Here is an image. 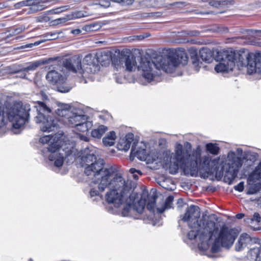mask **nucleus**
Returning a JSON list of instances; mask_svg holds the SVG:
<instances>
[{
	"instance_id": "obj_1",
	"label": "nucleus",
	"mask_w": 261,
	"mask_h": 261,
	"mask_svg": "<svg viewBox=\"0 0 261 261\" xmlns=\"http://www.w3.org/2000/svg\"><path fill=\"white\" fill-rule=\"evenodd\" d=\"M191 152V146L189 143L186 142L184 146L176 143L172 162L176 170L180 166L186 174H190L192 176H196L199 171L204 178L219 170V167L217 164L219 158L212 160L209 155H206L201 159V150L199 146L193 150L192 154Z\"/></svg>"
},
{
	"instance_id": "obj_2",
	"label": "nucleus",
	"mask_w": 261,
	"mask_h": 261,
	"mask_svg": "<svg viewBox=\"0 0 261 261\" xmlns=\"http://www.w3.org/2000/svg\"><path fill=\"white\" fill-rule=\"evenodd\" d=\"M82 162L85 164V174L88 176L94 177L93 181L98 184L100 191L106 188L116 190L124 186V179L120 175L113 177L115 169L106 166L102 159H97L93 152L86 154L82 158Z\"/></svg>"
},
{
	"instance_id": "obj_3",
	"label": "nucleus",
	"mask_w": 261,
	"mask_h": 261,
	"mask_svg": "<svg viewBox=\"0 0 261 261\" xmlns=\"http://www.w3.org/2000/svg\"><path fill=\"white\" fill-rule=\"evenodd\" d=\"M188 59L185 50L179 49L173 55L165 57L159 56L153 61L142 57L137 68L142 70L143 76L150 82L155 76L160 74L161 69L167 73H172L179 64L186 65Z\"/></svg>"
},
{
	"instance_id": "obj_4",
	"label": "nucleus",
	"mask_w": 261,
	"mask_h": 261,
	"mask_svg": "<svg viewBox=\"0 0 261 261\" xmlns=\"http://www.w3.org/2000/svg\"><path fill=\"white\" fill-rule=\"evenodd\" d=\"M110 191L106 194V200L109 203L113 204L115 207H119L124 202L126 205L123 208L121 214L124 217H130L136 212L141 214L145 208V200L140 199L135 202V193H131L132 188L128 181L124 179L123 186L115 190L108 188Z\"/></svg>"
},
{
	"instance_id": "obj_5",
	"label": "nucleus",
	"mask_w": 261,
	"mask_h": 261,
	"mask_svg": "<svg viewBox=\"0 0 261 261\" xmlns=\"http://www.w3.org/2000/svg\"><path fill=\"white\" fill-rule=\"evenodd\" d=\"M200 211L198 206L191 205L186 211L185 215L181 220L184 222H188L189 227H197L198 230L206 237L210 238L217 228H219L216 224V220H213L210 216H202L199 221L198 219L200 217Z\"/></svg>"
},
{
	"instance_id": "obj_6",
	"label": "nucleus",
	"mask_w": 261,
	"mask_h": 261,
	"mask_svg": "<svg viewBox=\"0 0 261 261\" xmlns=\"http://www.w3.org/2000/svg\"><path fill=\"white\" fill-rule=\"evenodd\" d=\"M219 227V225L216 223ZM238 232L236 229L231 228L226 225L222 226L218 229L217 233L213 237L211 240L215 239L212 244L211 250L213 252H218L221 247L226 248H230L233 244L238 236Z\"/></svg>"
},
{
	"instance_id": "obj_7",
	"label": "nucleus",
	"mask_w": 261,
	"mask_h": 261,
	"mask_svg": "<svg viewBox=\"0 0 261 261\" xmlns=\"http://www.w3.org/2000/svg\"><path fill=\"white\" fill-rule=\"evenodd\" d=\"M34 107L37 112L35 120L37 123H42L40 128L42 132H50L58 128L57 121L49 115L51 110L46 104L38 101Z\"/></svg>"
},
{
	"instance_id": "obj_8",
	"label": "nucleus",
	"mask_w": 261,
	"mask_h": 261,
	"mask_svg": "<svg viewBox=\"0 0 261 261\" xmlns=\"http://www.w3.org/2000/svg\"><path fill=\"white\" fill-rule=\"evenodd\" d=\"M246 247L250 248V254L255 257V261H261V245L257 238L252 237L247 233H242L235 245V249L241 251Z\"/></svg>"
},
{
	"instance_id": "obj_9",
	"label": "nucleus",
	"mask_w": 261,
	"mask_h": 261,
	"mask_svg": "<svg viewBox=\"0 0 261 261\" xmlns=\"http://www.w3.org/2000/svg\"><path fill=\"white\" fill-rule=\"evenodd\" d=\"M30 110L29 105L17 103L7 110L8 119L13 123L14 128H19L24 124L29 117V112Z\"/></svg>"
},
{
	"instance_id": "obj_10",
	"label": "nucleus",
	"mask_w": 261,
	"mask_h": 261,
	"mask_svg": "<svg viewBox=\"0 0 261 261\" xmlns=\"http://www.w3.org/2000/svg\"><path fill=\"white\" fill-rule=\"evenodd\" d=\"M229 52L234 54L233 61L234 65L236 63L240 64L241 66H246L247 72L251 74L255 71L256 66H261V58H257V56L250 53L248 51H234L229 50Z\"/></svg>"
},
{
	"instance_id": "obj_11",
	"label": "nucleus",
	"mask_w": 261,
	"mask_h": 261,
	"mask_svg": "<svg viewBox=\"0 0 261 261\" xmlns=\"http://www.w3.org/2000/svg\"><path fill=\"white\" fill-rule=\"evenodd\" d=\"M39 142L43 144H49L47 149L48 151L51 152V153L48 156L49 160L54 162L55 166L57 167H61L64 162V156L61 153L57 152L61 147L60 140L56 136L46 135L41 137Z\"/></svg>"
},
{
	"instance_id": "obj_12",
	"label": "nucleus",
	"mask_w": 261,
	"mask_h": 261,
	"mask_svg": "<svg viewBox=\"0 0 261 261\" xmlns=\"http://www.w3.org/2000/svg\"><path fill=\"white\" fill-rule=\"evenodd\" d=\"M241 166V158L237 156L234 152H229L226 162L221 168V171L225 172L224 177L225 182L229 185L233 182Z\"/></svg>"
},
{
	"instance_id": "obj_13",
	"label": "nucleus",
	"mask_w": 261,
	"mask_h": 261,
	"mask_svg": "<svg viewBox=\"0 0 261 261\" xmlns=\"http://www.w3.org/2000/svg\"><path fill=\"white\" fill-rule=\"evenodd\" d=\"M112 64L117 70H122L129 72L134 71L138 66L136 57L127 49L121 50L119 59L113 60Z\"/></svg>"
},
{
	"instance_id": "obj_14",
	"label": "nucleus",
	"mask_w": 261,
	"mask_h": 261,
	"mask_svg": "<svg viewBox=\"0 0 261 261\" xmlns=\"http://www.w3.org/2000/svg\"><path fill=\"white\" fill-rule=\"evenodd\" d=\"M67 122L72 127L82 132L87 131L92 126V122L88 120V117L79 109H72L69 117H67Z\"/></svg>"
},
{
	"instance_id": "obj_15",
	"label": "nucleus",
	"mask_w": 261,
	"mask_h": 261,
	"mask_svg": "<svg viewBox=\"0 0 261 261\" xmlns=\"http://www.w3.org/2000/svg\"><path fill=\"white\" fill-rule=\"evenodd\" d=\"M100 70V66L97 62L96 55L89 54L85 56L82 62V76L89 77L91 75L95 74Z\"/></svg>"
},
{
	"instance_id": "obj_16",
	"label": "nucleus",
	"mask_w": 261,
	"mask_h": 261,
	"mask_svg": "<svg viewBox=\"0 0 261 261\" xmlns=\"http://www.w3.org/2000/svg\"><path fill=\"white\" fill-rule=\"evenodd\" d=\"M234 54L228 50H223L219 54L218 57L221 60L219 64L216 65L215 70L217 72H227L232 71L234 67L233 61Z\"/></svg>"
},
{
	"instance_id": "obj_17",
	"label": "nucleus",
	"mask_w": 261,
	"mask_h": 261,
	"mask_svg": "<svg viewBox=\"0 0 261 261\" xmlns=\"http://www.w3.org/2000/svg\"><path fill=\"white\" fill-rule=\"evenodd\" d=\"M46 80L50 84L56 86L57 91L61 93L69 91L70 88L65 85L66 79L56 70L49 71L46 75Z\"/></svg>"
},
{
	"instance_id": "obj_18",
	"label": "nucleus",
	"mask_w": 261,
	"mask_h": 261,
	"mask_svg": "<svg viewBox=\"0 0 261 261\" xmlns=\"http://www.w3.org/2000/svg\"><path fill=\"white\" fill-rule=\"evenodd\" d=\"M192 230H191L188 234V238L190 240L195 239L197 237H198L200 241L201 242L200 245H199V248H201L203 249H206L208 248L210 245V242L211 240L212 239L213 237L215 236V234L217 233L219 228H217L215 232H214L213 235L211 236V237L208 238L205 237L203 235V238H202V233H201L199 230V228L197 227H190Z\"/></svg>"
},
{
	"instance_id": "obj_19",
	"label": "nucleus",
	"mask_w": 261,
	"mask_h": 261,
	"mask_svg": "<svg viewBox=\"0 0 261 261\" xmlns=\"http://www.w3.org/2000/svg\"><path fill=\"white\" fill-rule=\"evenodd\" d=\"M64 67L74 73H78L82 75V59L79 55H75L67 59L64 63Z\"/></svg>"
},
{
	"instance_id": "obj_20",
	"label": "nucleus",
	"mask_w": 261,
	"mask_h": 261,
	"mask_svg": "<svg viewBox=\"0 0 261 261\" xmlns=\"http://www.w3.org/2000/svg\"><path fill=\"white\" fill-rule=\"evenodd\" d=\"M27 6L23 9L21 14L28 15L37 12L42 9V6L39 5L38 0H25L15 5L16 8Z\"/></svg>"
},
{
	"instance_id": "obj_21",
	"label": "nucleus",
	"mask_w": 261,
	"mask_h": 261,
	"mask_svg": "<svg viewBox=\"0 0 261 261\" xmlns=\"http://www.w3.org/2000/svg\"><path fill=\"white\" fill-rule=\"evenodd\" d=\"M41 64L40 61H35L29 62L24 65H19L17 69L15 70L14 73H20L19 76L21 79H28L27 77V73H29L30 71L35 70Z\"/></svg>"
},
{
	"instance_id": "obj_22",
	"label": "nucleus",
	"mask_w": 261,
	"mask_h": 261,
	"mask_svg": "<svg viewBox=\"0 0 261 261\" xmlns=\"http://www.w3.org/2000/svg\"><path fill=\"white\" fill-rule=\"evenodd\" d=\"M134 136L132 133L126 135L124 138L120 139L117 145L120 150L127 151L130 148L132 143L134 141Z\"/></svg>"
},
{
	"instance_id": "obj_23",
	"label": "nucleus",
	"mask_w": 261,
	"mask_h": 261,
	"mask_svg": "<svg viewBox=\"0 0 261 261\" xmlns=\"http://www.w3.org/2000/svg\"><path fill=\"white\" fill-rule=\"evenodd\" d=\"M72 109H69V106L67 105L61 104L59 106V108L56 110V113L61 117H63V121L67 122V117L72 111Z\"/></svg>"
},
{
	"instance_id": "obj_24",
	"label": "nucleus",
	"mask_w": 261,
	"mask_h": 261,
	"mask_svg": "<svg viewBox=\"0 0 261 261\" xmlns=\"http://www.w3.org/2000/svg\"><path fill=\"white\" fill-rule=\"evenodd\" d=\"M98 64L100 63L102 66L108 65L111 59V53L109 51H103L100 53L95 54Z\"/></svg>"
},
{
	"instance_id": "obj_25",
	"label": "nucleus",
	"mask_w": 261,
	"mask_h": 261,
	"mask_svg": "<svg viewBox=\"0 0 261 261\" xmlns=\"http://www.w3.org/2000/svg\"><path fill=\"white\" fill-rule=\"evenodd\" d=\"M158 196L156 194L153 193L152 195H149L147 196V199L145 198H143V196L141 199L145 200V204H146V207L149 211H153L154 209V207L156 203V199Z\"/></svg>"
},
{
	"instance_id": "obj_26",
	"label": "nucleus",
	"mask_w": 261,
	"mask_h": 261,
	"mask_svg": "<svg viewBox=\"0 0 261 261\" xmlns=\"http://www.w3.org/2000/svg\"><path fill=\"white\" fill-rule=\"evenodd\" d=\"M116 138L115 132L114 131L110 132L103 138V143L106 146H111L114 144Z\"/></svg>"
},
{
	"instance_id": "obj_27",
	"label": "nucleus",
	"mask_w": 261,
	"mask_h": 261,
	"mask_svg": "<svg viewBox=\"0 0 261 261\" xmlns=\"http://www.w3.org/2000/svg\"><path fill=\"white\" fill-rule=\"evenodd\" d=\"M107 129V127L103 125H100L91 132V136L94 138H100Z\"/></svg>"
},
{
	"instance_id": "obj_28",
	"label": "nucleus",
	"mask_w": 261,
	"mask_h": 261,
	"mask_svg": "<svg viewBox=\"0 0 261 261\" xmlns=\"http://www.w3.org/2000/svg\"><path fill=\"white\" fill-rule=\"evenodd\" d=\"M146 153V151L145 149H141L138 150H136L135 145H132L131 154H134L140 160H144L145 159Z\"/></svg>"
},
{
	"instance_id": "obj_29",
	"label": "nucleus",
	"mask_w": 261,
	"mask_h": 261,
	"mask_svg": "<svg viewBox=\"0 0 261 261\" xmlns=\"http://www.w3.org/2000/svg\"><path fill=\"white\" fill-rule=\"evenodd\" d=\"M199 56L201 59L205 62H209L212 59V54L207 48H203L199 51Z\"/></svg>"
},
{
	"instance_id": "obj_30",
	"label": "nucleus",
	"mask_w": 261,
	"mask_h": 261,
	"mask_svg": "<svg viewBox=\"0 0 261 261\" xmlns=\"http://www.w3.org/2000/svg\"><path fill=\"white\" fill-rule=\"evenodd\" d=\"M206 150L211 154L218 155L219 153L220 148L216 143H209L206 145Z\"/></svg>"
},
{
	"instance_id": "obj_31",
	"label": "nucleus",
	"mask_w": 261,
	"mask_h": 261,
	"mask_svg": "<svg viewBox=\"0 0 261 261\" xmlns=\"http://www.w3.org/2000/svg\"><path fill=\"white\" fill-rule=\"evenodd\" d=\"M245 221L252 226L254 222L259 223L261 221V217L258 213H255L252 217L246 218Z\"/></svg>"
},
{
	"instance_id": "obj_32",
	"label": "nucleus",
	"mask_w": 261,
	"mask_h": 261,
	"mask_svg": "<svg viewBox=\"0 0 261 261\" xmlns=\"http://www.w3.org/2000/svg\"><path fill=\"white\" fill-rule=\"evenodd\" d=\"M173 201V197L172 196H168L165 200V205L162 208H157L158 212L159 213H162L164 212L165 209L171 207V205Z\"/></svg>"
},
{
	"instance_id": "obj_33",
	"label": "nucleus",
	"mask_w": 261,
	"mask_h": 261,
	"mask_svg": "<svg viewBox=\"0 0 261 261\" xmlns=\"http://www.w3.org/2000/svg\"><path fill=\"white\" fill-rule=\"evenodd\" d=\"M101 27V24L100 22H94L86 25L85 28L87 31L93 32L99 30Z\"/></svg>"
},
{
	"instance_id": "obj_34",
	"label": "nucleus",
	"mask_w": 261,
	"mask_h": 261,
	"mask_svg": "<svg viewBox=\"0 0 261 261\" xmlns=\"http://www.w3.org/2000/svg\"><path fill=\"white\" fill-rule=\"evenodd\" d=\"M69 17H60L58 19L51 20L49 22L50 25H55L59 24L65 23L68 20H70Z\"/></svg>"
},
{
	"instance_id": "obj_35",
	"label": "nucleus",
	"mask_w": 261,
	"mask_h": 261,
	"mask_svg": "<svg viewBox=\"0 0 261 261\" xmlns=\"http://www.w3.org/2000/svg\"><path fill=\"white\" fill-rule=\"evenodd\" d=\"M5 125V107L0 103V128Z\"/></svg>"
},
{
	"instance_id": "obj_36",
	"label": "nucleus",
	"mask_w": 261,
	"mask_h": 261,
	"mask_svg": "<svg viewBox=\"0 0 261 261\" xmlns=\"http://www.w3.org/2000/svg\"><path fill=\"white\" fill-rule=\"evenodd\" d=\"M68 6H63L59 7L48 11L49 15H56L59 14L60 13L68 9Z\"/></svg>"
},
{
	"instance_id": "obj_37",
	"label": "nucleus",
	"mask_w": 261,
	"mask_h": 261,
	"mask_svg": "<svg viewBox=\"0 0 261 261\" xmlns=\"http://www.w3.org/2000/svg\"><path fill=\"white\" fill-rule=\"evenodd\" d=\"M112 2L117 3L121 6H128L132 5L134 0H111Z\"/></svg>"
},
{
	"instance_id": "obj_38",
	"label": "nucleus",
	"mask_w": 261,
	"mask_h": 261,
	"mask_svg": "<svg viewBox=\"0 0 261 261\" xmlns=\"http://www.w3.org/2000/svg\"><path fill=\"white\" fill-rule=\"evenodd\" d=\"M94 179V177H93L92 182L94 184H95V185H97V188L98 189V190L95 189L94 188L91 189L90 191V195L91 197H93V196H97V195H99V192H102V191H100L98 189V184H96V183H95L93 181ZM103 191H102V192H103Z\"/></svg>"
},
{
	"instance_id": "obj_39",
	"label": "nucleus",
	"mask_w": 261,
	"mask_h": 261,
	"mask_svg": "<svg viewBox=\"0 0 261 261\" xmlns=\"http://www.w3.org/2000/svg\"><path fill=\"white\" fill-rule=\"evenodd\" d=\"M259 190V188L257 186V185H253L249 187L247 194H254L257 193Z\"/></svg>"
},
{
	"instance_id": "obj_40",
	"label": "nucleus",
	"mask_w": 261,
	"mask_h": 261,
	"mask_svg": "<svg viewBox=\"0 0 261 261\" xmlns=\"http://www.w3.org/2000/svg\"><path fill=\"white\" fill-rule=\"evenodd\" d=\"M129 172L133 174V178L135 179H138V176L137 174L142 175V172L140 170H137L135 168H130L129 169Z\"/></svg>"
},
{
	"instance_id": "obj_41",
	"label": "nucleus",
	"mask_w": 261,
	"mask_h": 261,
	"mask_svg": "<svg viewBox=\"0 0 261 261\" xmlns=\"http://www.w3.org/2000/svg\"><path fill=\"white\" fill-rule=\"evenodd\" d=\"M234 189L235 190L240 192H242L244 190V182H240L239 184L234 187Z\"/></svg>"
},
{
	"instance_id": "obj_42",
	"label": "nucleus",
	"mask_w": 261,
	"mask_h": 261,
	"mask_svg": "<svg viewBox=\"0 0 261 261\" xmlns=\"http://www.w3.org/2000/svg\"><path fill=\"white\" fill-rule=\"evenodd\" d=\"M86 13L82 11H77L73 13L72 16H87Z\"/></svg>"
},
{
	"instance_id": "obj_43",
	"label": "nucleus",
	"mask_w": 261,
	"mask_h": 261,
	"mask_svg": "<svg viewBox=\"0 0 261 261\" xmlns=\"http://www.w3.org/2000/svg\"><path fill=\"white\" fill-rule=\"evenodd\" d=\"M23 30V29L21 28H16L12 32V33H10V35L13 36L15 35L18 34L19 33L22 32Z\"/></svg>"
},
{
	"instance_id": "obj_44",
	"label": "nucleus",
	"mask_w": 261,
	"mask_h": 261,
	"mask_svg": "<svg viewBox=\"0 0 261 261\" xmlns=\"http://www.w3.org/2000/svg\"><path fill=\"white\" fill-rule=\"evenodd\" d=\"M99 5L104 8H108L110 6V2L109 1H102L99 3Z\"/></svg>"
},
{
	"instance_id": "obj_45",
	"label": "nucleus",
	"mask_w": 261,
	"mask_h": 261,
	"mask_svg": "<svg viewBox=\"0 0 261 261\" xmlns=\"http://www.w3.org/2000/svg\"><path fill=\"white\" fill-rule=\"evenodd\" d=\"M209 4L213 6V7H218L220 5V2L219 1H210L209 2Z\"/></svg>"
},
{
	"instance_id": "obj_46",
	"label": "nucleus",
	"mask_w": 261,
	"mask_h": 261,
	"mask_svg": "<svg viewBox=\"0 0 261 261\" xmlns=\"http://www.w3.org/2000/svg\"><path fill=\"white\" fill-rule=\"evenodd\" d=\"M37 21L38 22H47L50 21V17H37Z\"/></svg>"
},
{
	"instance_id": "obj_47",
	"label": "nucleus",
	"mask_w": 261,
	"mask_h": 261,
	"mask_svg": "<svg viewBox=\"0 0 261 261\" xmlns=\"http://www.w3.org/2000/svg\"><path fill=\"white\" fill-rule=\"evenodd\" d=\"M192 63L195 67H197L199 66V60L198 59V58L197 56L192 57Z\"/></svg>"
},
{
	"instance_id": "obj_48",
	"label": "nucleus",
	"mask_w": 261,
	"mask_h": 261,
	"mask_svg": "<svg viewBox=\"0 0 261 261\" xmlns=\"http://www.w3.org/2000/svg\"><path fill=\"white\" fill-rule=\"evenodd\" d=\"M221 13L219 11H216L214 13H211V12H206V11H204V12H203L202 13H201L200 14H202V15H208V14H211V15H217L218 14H220Z\"/></svg>"
},
{
	"instance_id": "obj_49",
	"label": "nucleus",
	"mask_w": 261,
	"mask_h": 261,
	"mask_svg": "<svg viewBox=\"0 0 261 261\" xmlns=\"http://www.w3.org/2000/svg\"><path fill=\"white\" fill-rule=\"evenodd\" d=\"M255 173L258 175L259 178H261V165L256 169Z\"/></svg>"
},
{
	"instance_id": "obj_50",
	"label": "nucleus",
	"mask_w": 261,
	"mask_h": 261,
	"mask_svg": "<svg viewBox=\"0 0 261 261\" xmlns=\"http://www.w3.org/2000/svg\"><path fill=\"white\" fill-rule=\"evenodd\" d=\"M133 37V40L137 39V40H142L144 39V36L142 35L134 36Z\"/></svg>"
},
{
	"instance_id": "obj_51",
	"label": "nucleus",
	"mask_w": 261,
	"mask_h": 261,
	"mask_svg": "<svg viewBox=\"0 0 261 261\" xmlns=\"http://www.w3.org/2000/svg\"><path fill=\"white\" fill-rule=\"evenodd\" d=\"M81 32V31L80 29H74L72 30L71 31V33L73 34L77 35L79 34Z\"/></svg>"
},
{
	"instance_id": "obj_52",
	"label": "nucleus",
	"mask_w": 261,
	"mask_h": 261,
	"mask_svg": "<svg viewBox=\"0 0 261 261\" xmlns=\"http://www.w3.org/2000/svg\"><path fill=\"white\" fill-rule=\"evenodd\" d=\"M244 214L243 213H239L236 215V218L238 219H242L244 217Z\"/></svg>"
},
{
	"instance_id": "obj_53",
	"label": "nucleus",
	"mask_w": 261,
	"mask_h": 261,
	"mask_svg": "<svg viewBox=\"0 0 261 261\" xmlns=\"http://www.w3.org/2000/svg\"><path fill=\"white\" fill-rule=\"evenodd\" d=\"M257 58H261V56H257ZM256 67H255V71H254L255 72H260L261 71V66H256Z\"/></svg>"
},
{
	"instance_id": "obj_54",
	"label": "nucleus",
	"mask_w": 261,
	"mask_h": 261,
	"mask_svg": "<svg viewBox=\"0 0 261 261\" xmlns=\"http://www.w3.org/2000/svg\"><path fill=\"white\" fill-rule=\"evenodd\" d=\"M80 139L82 140H84L85 141H88L89 140L87 138V137L84 136V135H80Z\"/></svg>"
},
{
	"instance_id": "obj_55",
	"label": "nucleus",
	"mask_w": 261,
	"mask_h": 261,
	"mask_svg": "<svg viewBox=\"0 0 261 261\" xmlns=\"http://www.w3.org/2000/svg\"><path fill=\"white\" fill-rule=\"evenodd\" d=\"M199 34V32L197 31H193L190 33V35L191 36H197Z\"/></svg>"
},
{
	"instance_id": "obj_56",
	"label": "nucleus",
	"mask_w": 261,
	"mask_h": 261,
	"mask_svg": "<svg viewBox=\"0 0 261 261\" xmlns=\"http://www.w3.org/2000/svg\"><path fill=\"white\" fill-rule=\"evenodd\" d=\"M55 35V34H51L49 37H48L46 40H52L54 39V36Z\"/></svg>"
},
{
	"instance_id": "obj_57",
	"label": "nucleus",
	"mask_w": 261,
	"mask_h": 261,
	"mask_svg": "<svg viewBox=\"0 0 261 261\" xmlns=\"http://www.w3.org/2000/svg\"><path fill=\"white\" fill-rule=\"evenodd\" d=\"M143 35L144 36V39L147 38L150 36V34H149V33H145V34H143Z\"/></svg>"
},
{
	"instance_id": "obj_58",
	"label": "nucleus",
	"mask_w": 261,
	"mask_h": 261,
	"mask_svg": "<svg viewBox=\"0 0 261 261\" xmlns=\"http://www.w3.org/2000/svg\"><path fill=\"white\" fill-rule=\"evenodd\" d=\"M237 152L239 153V154H241L242 153V149H241V148H238L237 149Z\"/></svg>"
},
{
	"instance_id": "obj_59",
	"label": "nucleus",
	"mask_w": 261,
	"mask_h": 261,
	"mask_svg": "<svg viewBox=\"0 0 261 261\" xmlns=\"http://www.w3.org/2000/svg\"><path fill=\"white\" fill-rule=\"evenodd\" d=\"M44 42V41H37V42H36L34 44L35 45H38L39 44H40L41 42Z\"/></svg>"
},
{
	"instance_id": "obj_60",
	"label": "nucleus",
	"mask_w": 261,
	"mask_h": 261,
	"mask_svg": "<svg viewBox=\"0 0 261 261\" xmlns=\"http://www.w3.org/2000/svg\"><path fill=\"white\" fill-rule=\"evenodd\" d=\"M99 118H101V119H103V116L102 115H99Z\"/></svg>"
},
{
	"instance_id": "obj_61",
	"label": "nucleus",
	"mask_w": 261,
	"mask_h": 261,
	"mask_svg": "<svg viewBox=\"0 0 261 261\" xmlns=\"http://www.w3.org/2000/svg\"><path fill=\"white\" fill-rule=\"evenodd\" d=\"M209 1V0H202V1H203V2H207V1Z\"/></svg>"
},
{
	"instance_id": "obj_62",
	"label": "nucleus",
	"mask_w": 261,
	"mask_h": 261,
	"mask_svg": "<svg viewBox=\"0 0 261 261\" xmlns=\"http://www.w3.org/2000/svg\"><path fill=\"white\" fill-rule=\"evenodd\" d=\"M172 155H174V153H172ZM173 156H174V155H173ZM173 158V157H171V160H172V158Z\"/></svg>"
}]
</instances>
